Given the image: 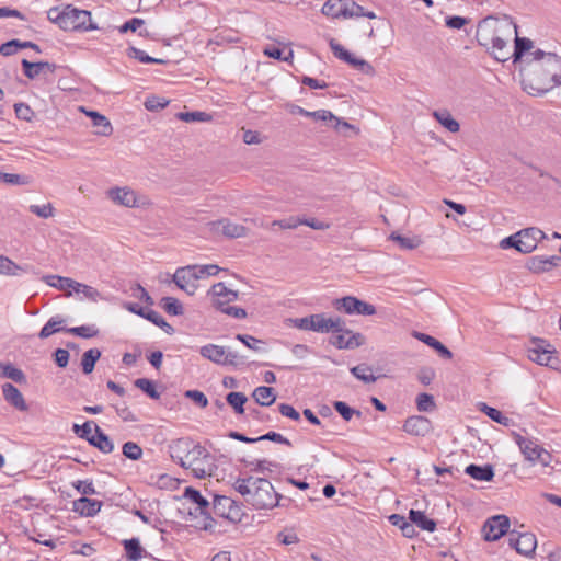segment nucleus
Returning <instances> with one entry per match:
<instances>
[{"instance_id":"obj_31","label":"nucleus","mask_w":561,"mask_h":561,"mask_svg":"<svg viewBox=\"0 0 561 561\" xmlns=\"http://www.w3.org/2000/svg\"><path fill=\"white\" fill-rule=\"evenodd\" d=\"M313 118L314 121H322L330 123L335 129H339L340 126H343L345 128H350L351 125L346 122H342L340 118H337L335 115H333L330 111L327 110H319L314 112H309V116Z\"/></svg>"},{"instance_id":"obj_49","label":"nucleus","mask_w":561,"mask_h":561,"mask_svg":"<svg viewBox=\"0 0 561 561\" xmlns=\"http://www.w3.org/2000/svg\"><path fill=\"white\" fill-rule=\"evenodd\" d=\"M161 306L165 312L172 316H181L183 313L182 304L174 297H163Z\"/></svg>"},{"instance_id":"obj_25","label":"nucleus","mask_w":561,"mask_h":561,"mask_svg":"<svg viewBox=\"0 0 561 561\" xmlns=\"http://www.w3.org/2000/svg\"><path fill=\"white\" fill-rule=\"evenodd\" d=\"M80 110L92 119V124L94 127H99L100 129L96 131L100 136H110L113 131V127L111 122L102 114L95 111H87L84 107H80Z\"/></svg>"},{"instance_id":"obj_1","label":"nucleus","mask_w":561,"mask_h":561,"mask_svg":"<svg viewBox=\"0 0 561 561\" xmlns=\"http://www.w3.org/2000/svg\"><path fill=\"white\" fill-rule=\"evenodd\" d=\"M523 85L529 94H543L561 84V57L541 49L527 55Z\"/></svg>"},{"instance_id":"obj_12","label":"nucleus","mask_w":561,"mask_h":561,"mask_svg":"<svg viewBox=\"0 0 561 561\" xmlns=\"http://www.w3.org/2000/svg\"><path fill=\"white\" fill-rule=\"evenodd\" d=\"M510 519L505 515H495L489 518L484 526V539L488 541H495L508 531Z\"/></svg>"},{"instance_id":"obj_47","label":"nucleus","mask_w":561,"mask_h":561,"mask_svg":"<svg viewBox=\"0 0 561 561\" xmlns=\"http://www.w3.org/2000/svg\"><path fill=\"white\" fill-rule=\"evenodd\" d=\"M0 181L10 185H28L32 178L23 174L4 173L0 171Z\"/></svg>"},{"instance_id":"obj_27","label":"nucleus","mask_w":561,"mask_h":561,"mask_svg":"<svg viewBox=\"0 0 561 561\" xmlns=\"http://www.w3.org/2000/svg\"><path fill=\"white\" fill-rule=\"evenodd\" d=\"M413 336L434 348L443 358L450 359L453 357V353L435 337L417 331L413 332Z\"/></svg>"},{"instance_id":"obj_43","label":"nucleus","mask_w":561,"mask_h":561,"mask_svg":"<svg viewBox=\"0 0 561 561\" xmlns=\"http://www.w3.org/2000/svg\"><path fill=\"white\" fill-rule=\"evenodd\" d=\"M351 373L353 374L354 377L364 381L365 383L375 382L377 379L373 374L371 367H369L366 364H360L351 368Z\"/></svg>"},{"instance_id":"obj_32","label":"nucleus","mask_w":561,"mask_h":561,"mask_svg":"<svg viewBox=\"0 0 561 561\" xmlns=\"http://www.w3.org/2000/svg\"><path fill=\"white\" fill-rule=\"evenodd\" d=\"M409 518L414 525L423 530L432 533L436 529L435 520L427 518L421 511L411 510L409 512Z\"/></svg>"},{"instance_id":"obj_40","label":"nucleus","mask_w":561,"mask_h":561,"mask_svg":"<svg viewBox=\"0 0 561 561\" xmlns=\"http://www.w3.org/2000/svg\"><path fill=\"white\" fill-rule=\"evenodd\" d=\"M101 357V352L98 348L88 350L81 360L82 370L84 374L93 371L96 360Z\"/></svg>"},{"instance_id":"obj_2","label":"nucleus","mask_w":561,"mask_h":561,"mask_svg":"<svg viewBox=\"0 0 561 561\" xmlns=\"http://www.w3.org/2000/svg\"><path fill=\"white\" fill-rule=\"evenodd\" d=\"M516 35V24L506 15L502 18L488 16L479 22L476 32L478 43L497 60L511 58V42Z\"/></svg>"},{"instance_id":"obj_18","label":"nucleus","mask_w":561,"mask_h":561,"mask_svg":"<svg viewBox=\"0 0 561 561\" xmlns=\"http://www.w3.org/2000/svg\"><path fill=\"white\" fill-rule=\"evenodd\" d=\"M336 333V335L332 336L331 344L340 350L355 348L364 343V336L360 333H354L351 330L344 329V327H342V332Z\"/></svg>"},{"instance_id":"obj_20","label":"nucleus","mask_w":561,"mask_h":561,"mask_svg":"<svg viewBox=\"0 0 561 561\" xmlns=\"http://www.w3.org/2000/svg\"><path fill=\"white\" fill-rule=\"evenodd\" d=\"M2 394L4 400L19 411L28 409L21 391L10 382L2 385Z\"/></svg>"},{"instance_id":"obj_38","label":"nucleus","mask_w":561,"mask_h":561,"mask_svg":"<svg viewBox=\"0 0 561 561\" xmlns=\"http://www.w3.org/2000/svg\"><path fill=\"white\" fill-rule=\"evenodd\" d=\"M184 497L196 503L202 514H206L209 507V502L199 493V491L193 488H186L184 491Z\"/></svg>"},{"instance_id":"obj_41","label":"nucleus","mask_w":561,"mask_h":561,"mask_svg":"<svg viewBox=\"0 0 561 561\" xmlns=\"http://www.w3.org/2000/svg\"><path fill=\"white\" fill-rule=\"evenodd\" d=\"M126 556L131 561H138L142 557V548L137 538L124 540Z\"/></svg>"},{"instance_id":"obj_13","label":"nucleus","mask_w":561,"mask_h":561,"mask_svg":"<svg viewBox=\"0 0 561 561\" xmlns=\"http://www.w3.org/2000/svg\"><path fill=\"white\" fill-rule=\"evenodd\" d=\"M211 297V306L216 309H224L228 304L236 301L239 297L238 291L229 289L224 283H217L208 290Z\"/></svg>"},{"instance_id":"obj_7","label":"nucleus","mask_w":561,"mask_h":561,"mask_svg":"<svg viewBox=\"0 0 561 561\" xmlns=\"http://www.w3.org/2000/svg\"><path fill=\"white\" fill-rule=\"evenodd\" d=\"M516 443L525 459L531 465H540L543 469L551 468L552 455L536 440L516 436Z\"/></svg>"},{"instance_id":"obj_64","label":"nucleus","mask_w":561,"mask_h":561,"mask_svg":"<svg viewBox=\"0 0 561 561\" xmlns=\"http://www.w3.org/2000/svg\"><path fill=\"white\" fill-rule=\"evenodd\" d=\"M330 47H331L334 56L345 62H348V60L353 56L350 51H347L342 45L336 43L334 39L330 41Z\"/></svg>"},{"instance_id":"obj_50","label":"nucleus","mask_w":561,"mask_h":561,"mask_svg":"<svg viewBox=\"0 0 561 561\" xmlns=\"http://www.w3.org/2000/svg\"><path fill=\"white\" fill-rule=\"evenodd\" d=\"M247 397L242 392H230L227 396V402L234 409L236 413L242 414L244 412V403Z\"/></svg>"},{"instance_id":"obj_44","label":"nucleus","mask_w":561,"mask_h":561,"mask_svg":"<svg viewBox=\"0 0 561 561\" xmlns=\"http://www.w3.org/2000/svg\"><path fill=\"white\" fill-rule=\"evenodd\" d=\"M232 504L233 501L230 497L216 495L214 497L213 508L216 514L226 518H230V513L226 512V508H231Z\"/></svg>"},{"instance_id":"obj_37","label":"nucleus","mask_w":561,"mask_h":561,"mask_svg":"<svg viewBox=\"0 0 561 561\" xmlns=\"http://www.w3.org/2000/svg\"><path fill=\"white\" fill-rule=\"evenodd\" d=\"M71 289L78 294H82L87 299L93 302L102 299V295L96 288L76 280Z\"/></svg>"},{"instance_id":"obj_52","label":"nucleus","mask_w":561,"mask_h":561,"mask_svg":"<svg viewBox=\"0 0 561 561\" xmlns=\"http://www.w3.org/2000/svg\"><path fill=\"white\" fill-rule=\"evenodd\" d=\"M333 407L345 421H351L354 415L360 416L362 414L360 411L348 407L343 401H335Z\"/></svg>"},{"instance_id":"obj_11","label":"nucleus","mask_w":561,"mask_h":561,"mask_svg":"<svg viewBox=\"0 0 561 561\" xmlns=\"http://www.w3.org/2000/svg\"><path fill=\"white\" fill-rule=\"evenodd\" d=\"M553 354V347L545 341H534L533 346L528 348V358L543 366H553L556 360Z\"/></svg>"},{"instance_id":"obj_4","label":"nucleus","mask_w":561,"mask_h":561,"mask_svg":"<svg viewBox=\"0 0 561 561\" xmlns=\"http://www.w3.org/2000/svg\"><path fill=\"white\" fill-rule=\"evenodd\" d=\"M232 486L248 504L256 510H270L279 505L280 495L274 490L271 481L265 478L252 476L237 478Z\"/></svg>"},{"instance_id":"obj_21","label":"nucleus","mask_w":561,"mask_h":561,"mask_svg":"<svg viewBox=\"0 0 561 561\" xmlns=\"http://www.w3.org/2000/svg\"><path fill=\"white\" fill-rule=\"evenodd\" d=\"M22 67L24 70V75L28 79H34L41 75L53 73L56 69V65L54 64L47 61L31 62L26 59L22 60Z\"/></svg>"},{"instance_id":"obj_24","label":"nucleus","mask_w":561,"mask_h":561,"mask_svg":"<svg viewBox=\"0 0 561 561\" xmlns=\"http://www.w3.org/2000/svg\"><path fill=\"white\" fill-rule=\"evenodd\" d=\"M513 37H515V46L513 49L511 48V57L514 58V62H526L527 55L531 53L529 50L534 46L533 41L526 37H518L517 34L513 35Z\"/></svg>"},{"instance_id":"obj_14","label":"nucleus","mask_w":561,"mask_h":561,"mask_svg":"<svg viewBox=\"0 0 561 561\" xmlns=\"http://www.w3.org/2000/svg\"><path fill=\"white\" fill-rule=\"evenodd\" d=\"M508 541L511 547L526 557H531L537 547V539L531 533L516 534L512 531Z\"/></svg>"},{"instance_id":"obj_22","label":"nucleus","mask_w":561,"mask_h":561,"mask_svg":"<svg viewBox=\"0 0 561 561\" xmlns=\"http://www.w3.org/2000/svg\"><path fill=\"white\" fill-rule=\"evenodd\" d=\"M561 263V257L552 255L549 257L533 256L527 262V267L534 273H543L550 271L552 267L558 266Z\"/></svg>"},{"instance_id":"obj_5","label":"nucleus","mask_w":561,"mask_h":561,"mask_svg":"<svg viewBox=\"0 0 561 561\" xmlns=\"http://www.w3.org/2000/svg\"><path fill=\"white\" fill-rule=\"evenodd\" d=\"M47 18L65 31L96 28L91 23V13L89 11L77 9L71 4L50 8L47 12Z\"/></svg>"},{"instance_id":"obj_23","label":"nucleus","mask_w":561,"mask_h":561,"mask_svg":"<svg viewBox=\"0 0 561 561\" xmlns=\"http://www.w3.org/2000/svg\"><path fill=\"white\" fill-rule=\"evenodd\" d=\"M102 505L101 501L82 496L73 501V511L82 516L92 517L101 511Z\"/></svg>"},{"instance_id":"obj_35","label":"nucleus","mask_w":561,"mask_h":561,"mask_svg":"<svg viewBox=\"0 0 561 561\" xmlns=\"http://www.w3.org/2000/svg\"><path fill=\"white\" fill-rule=\"evenodd\" d=\"M42 279L48 286L57 288L59 290H65L67 288L71 289L75 283V279L59 275H45Z\"/></svg>"},{"instance_id":"obj_53","label":"nucleus","mask_w":561,"mask_h":561,"mask_svg":"<svg viewBox=\"0 0 561 561\" xmlns=\"http://www.w3.org/2000/svg\"><path fill=\"white\" fill-rule=\"evenodd\" d=\"M68 333H71L73 335L83 337V339H90L98 335L99 331L93 325H81V327H73L66 330Z\"/></svg>"},{"instance_id":"obj_6","label":"nucleus","mask_w":561,"mask_h":561,"mask_svg":"<svg viewBox=\"0 0 561 561\" xmlns=\"http://www.w3.org/2000/svg\"><path fill=\"white\" fill-rule=\"evenodd\" d=\"M546 234L539 228H526L507 238H504L500 242L502 249L514 248L522 253H530L536 248L541 239H545Z\"/></svg>"},{"instance_id":"obj_48","label":"nucleus","mask_w":561,"mask_h":561,"mask_svg":"<svg viewBox=\"0 0 561 561\" xmlns=\"http://www.w3.org/2000/svg\"><path fill=\"white\" fill-rule=\"evenodd\" d=\"M23 268L11 261L9 257L0 255V274L8 276L19 275Z\"/></svg>"},{"instance_id":"obj_28","label":"nucleus","mask_w":561,"mask_h":561,"mask_svg":"<svg viewBox=\"0 0 561 561\" xmlns=\"http://www.w3.org/2000/svg\"><path fill=\"white\" fill-rule=\"evenodd\" d=\"M465 472L478 481H491L494 477L493 467L491 465H485L482 467L477 465H469L465 469Z\"/></svg>"},{"instance_id":"obj_8","label":"nucleus","mask_w":561,"mask_h":561,"mask_svg":"<svg viewBox=\"0 0 561 561\" xmlns=\"http://www.w3.org/2000/svg\"><path fill=\"white\" fill-rule=\"evenodd\" d=\"M199 354L214 364L221 366L237 367L245 360L244 356L231 351L229 347L217 344H206L202 346L199 348Z\"/></svg>"},{"instance_id":"obj_34","label":"nucleus","mask_w":561,"mask_h":561,"mask_svg":"<svg viewBox=\"0 0 561 561\" xmlns=\"http://www.w3.org/2000/svg\"><path fill=\"white\" fill-rule=\"evenodd\" d=\"M64 322H65V320L61 317H59V316L50 318L47 321V323L39 331L38 336L41 339H47L50 335H53L54 333L64 331L65 330L62 328V323Z\"/></svg>"},{"instance_id":"obj_39","label":"nucleus","mask_w":561,"mask_h":561,"mask_svg":"<svg viewBox=\"0 0 561 561\" xmlns=\"http://www.w3.org/2000/svg\"><path fill=\"white\" fill-rule=\"evenodd\" d=\"M138 314L160 327L167 333L173 332V328L159 314V312L154 310H140Z\"/></svg>"},{"instance_id":"obj_17","label":"nucleus","mask_w":561,"mask_h":561,"mask_svg":"<svg viewBox=\"0 0 561 561\" xmlns=\"http://www.w3.org/2000/svg\"><path fill=\"white\" fill-rule=\"evenodd\" d=\"M172 280L180 289L184 290L188 295H194L197 289L196 274L192 273L188 265L176 268Z\"/></svg>"},{"instance_id":"obj_16","label":"nucleus","mask_w":561,"mask_h":561,"mask_svg":"<svg viewBox=\"0 0 561 561\" xmlns=\"http://www.w3.org/2000/svg\"><path fill=\"white\" fill-rule=\"evenodd\" d=\"M313 316V332L329 333L342 332L345 322L340 317H327L325 313H316Z\"/></svg>"},{"instance_id":"obj_3","label":"nucleus","mask_w":561,"mask_h":561,"mask_svg":"<svg viewBox=\"0 0 561 561\" xmlns=\"http://www.w3.org/2000/svg\"><path fill=\"white\" fill-rule=\"evenodd\" d=\"M171 459L182 468L190 470L197 479L211 477L217 466L211 454L199 443L188 437H181L168 444Z\"/></svg>"},{"instance_id":"obj_36","label":"nucleus","mask_w":561,"mask_h":561,"mask_svg":"<svg viewBox=\"0 0 561 561\" xmlns=\"http://www.w3.org/2000/svg\"><path fill=\"white\" fill-rule=\"evenodd\" d=\"M345 2L343 0H328L322 7V13L330 18H339L344 14Z\"/></svg>"},{"instance_id":"obj_26","label":"nucleus","mask_w":561,"mask_h":561,"mask_svg":"<svg viewBox=\"0 0 561 561\" xmlns=\"http://www.w3.org/2000/svg\"><path fill=\"white\" fill-rule=\"evenodd\" d=\"M89 443L104 454L114 450L113 442L98 425H94V435L89 438Z\"/></svg>"},{"instance_id":"obj_46","label":"nucleus","mask_w":561,"mask_h":561,"mask_svg":"<svg viewBox=\"0 0 561 561\" xmlns=\"http://www.w3.org/2000/svg\"><path fill=\"white\" fill-rule=\"evenodd\" d=\"M479 409L480 411L485 413L492 421L499 424L507 426L511 422V420L507 416L503 415L501 411H499L495 408H491L485 403H480Z\"/></svg>"},{"instance_id":"obj_57","label":"nucleus","mask_w":561,"mask_h":561,"mask_svg":"<svg viewBox=\"0 0 561 561\" xmlns=\"http://www.w3.org/2000/svg\"><path fill=\"white\" fill-rule=\"evenodd\" d=\"M128 55L144 64H164L163 59L150 57L144 50L136 47H130Z\"/></svg>"},{"instance_id":"obj_51","label":"nucleus","mask_w":561,"mask_h":561,"mask_svg":"<svg viewBox=\"0 0 561 561\" xmlns=\"http://www.w3.org/2000/svg\"><path fill=\"white\" fill-rule=\"evenodd\" d=\"M135 386L147 393L151 399H159L160 397V393L157 391L154 383L149 379H136Z\"/></svg>"},{"instance_id":"obj_9","label":"nucleus","mask_w":561,"mask_h":561,"mask_svg":"<svg viewBox=\"0 0 561 561\" xmlns=\"http://www.w3.org/2000/svg\"><path fill=\"white\" fill-rule=\"evenodd\" d=\"M333 307L337 311L346 314L373 316L376 313L374 305L363 301L354 296H345L333 301Z\"/></svg>"},{"instance_id":"obj_30","label":"nucleus","mask_w":561,"mask_h":561,"mask_svg":"<svg viewBox=\"0 0 561 561\" xmlns=\"http://www.w3.org/2000/svg\"><path fill=\"white\" fill-rule=\"evenodd\" d=\"M435 119L448 131L458 133L460 129L459 123L453 117L448 110H438L433 112Z\"/></svg>"},{"instance_id":"obj_15","label":"nucleus","mask_w":561,"mask_h":561,"mask_svg":"<svg viewBox=\"0 0 561 561\" xmlns=\"http://www.w3.org/2000/svg\"><path fill=\"white\" fill-rule=\"evenodd\" d=\"M213 231L220 233L227 238L237 239L243 238L248 234V228L231 221L228 218H222L210 224Z\"/></svg>"},{"instance_id":"obj_62","label":"nucleus","mask_w":561,"mask_h":561,"mask_svg":"<svg viewBox=\"0 0 561 561\" xmlns=\"http://www.w3.org/2000/svg\"><path fill=\"white\" fill-rule=\"evenodd\" d=\"M236 339L239 340L240 342H242L248 348H250L254 352L262 351V347L260 346L262 344V341L255 339L254 336L245 335V334H238L236 336Z\"/></svg>"},{"instance_id":"obj_58","label":"nucleus","mask_w":561,"mask_h":561,"mask_svg":"<svg viewBox=\"0 0 561 561\" xmlns=\"http://www.w3.org/2000/svg\"><path fill=\"white\" fill-rule=\"evenodd\" d=\"M416 407L421 412H428L435 408L433 396L428 393H420L416 398Z\"/></svg>"},{"instance_id":"obj_60","label":"nucleus","mask_w":561,"mask_h":561,"mask_svg":"<svg viewBox=\"0 0 561 561\" xmlns=\"http://www.w3.org/2000/svg\"><path fill=\"white\" fill-rule=\"evenodd\" d=\"M264 55L284 61H289L294 57L293 50H289L286 56L283 55V50L275 46H267L263 50Z\"/></svg>"},{"instance_id":"obj_33","label":"nucleus","mask_w":561,"mask_h":561,"mask_svg":"<svg viewBox=\"0 0 561 561\" xmlns=\"http://www.w3.org/2000/svg\"><path fill=\"white\" fill-rule=\"evenodd\" d=\"M390 239L399 244L403 250H413L422 244V239L419 236H401L392 232Z\"/></svg>"},{"instance_id":"obj_54","label":"nucleus","mask_w":561,"mask_h":561,"mask_svg":"<svg viewBox=\"0 0 561 561\" xmlns=\"http://www.w3.org/2000/svg\"><path fill=\"white\" fill-rule=\"evenodd\" d=\"M123 455L128 459L139 460L142 457V449L138 444L127 442L123 445Z\"/></svg>"},{"instance_id":"obj_19","label":"nucleus","mask_w":561,"mask_h":561,"mask_svg":"<svg viewBox=\"0 0 561 561\" xmlns=\"http://www.w3.org/2000/svg\"><path fill=\"white\" fill-rule=\"evenodd\" d=\"M433 430L431 421L422 415H413L405 420L403 431L414 436H425Z\"/></svg>"},{"instance_id":"obj_45","label":"nucleus","mask_w":561,"mask_h":561,"mask_svg":"<svg viewBox=\"0 0 561 561\" xmlns=\"http://www.w3.org/2000/svg\"><path fill=\"white\" fill-rule=\"evenodd\" d=\"M343 16L345 18H359L366 16L368 19H375L376 14L373 11H365L363 7L356 4L355 2L346 3Z\"/></svg>"},{"instance_id":"obj_63","label":"nucleus","mask_w":561,"mask_h":561,"mask_svg":"<svg viewBox=\"0 0 561 561\" xmlns=\"http://www.w3.org/2000/svg\"><path fill=\"white\" fill-rule=\"evenodd\" d=\"M168 104L169 101L163 98L150 96L146 100L145 107L148 111H158L164 108Z\"/></svg>"},{"instance_id":"obj_56","label":"nucleus","mask_w":561,"mask_h":561,"mask_svg":"<svg viewBox=\"0 0 561 561\" xmlns=\"http://www.w3.org/2000/svg\"><path fill=\"white\" fill-rule=\"evenodd\" d=\"M178 118L183 122H207L210 121V115L205 112H181L178 114Z\"/></svg>"},{"instance_id":"obj_29","label":"nucleus","mask_w":561,"mask_h":561,"mask_svg":"<svg viewBox=\"0 0 561 561\" xmlns=\"http://www.w3.org/2000/svg\"><path fill=\"white\" fill-rule=\"evenodd\" d=\"M255 402L262 407L272 405L276 400L275 390L271 387L261 386L254 389L252 393Z\"/></svg>"},{"instance_id":"obj_59","label":"nucleus","mask_w":561,"mask_h":561,"mask_svg":"<svg viewBox=\"0 0 561 561\" xmlns=\"http://www.w3.org/2000/svg\"><path fill=\"white\" fill-rule=\"evenodd\" d=\"M365 75H374V67L366 60L352 56L347 62Z\"/></svg>"},{"instance_id":"obj_10","label":"nucleus","mask_w":561,"mask_h":561,"mask_svg":"<svg viewBox=\"0 0 561 561\" xmlns=\"http://www.w3.org/2000/svg\"><path fill=\"white\" fill-rule=\"evenodd\" d=\"M107 197L115 204L125 207H139L145 205L137 193L130 187H113L107 191Z\"/></svg>"},{"instance_id":"obj_55","label":"nucleus","mask_w":561,"mask_h":561,"mask_svg":"<svg viewBox=\"0 0 561 561\" xmlns=\"http://www.w3.org/2000/svg\"><path fill=\"white\" fill-rule=\"evenodd\" d=\"M30 211L44 219L50 218L55 215V208L51 203L44 205H31Z\"/></svg>"},{"instance_id":"obj_42","label":"nucleus","mask_w":561,"mask_h":561,"mask_svg":"<svg viewBox=\"0 0 561 561\" xmlns=\"http://www.w3.org/2000/svg\"><path fill=\"white\" fill-rule=\"evenodd\" d=\"M0 368L2 369L3 377L9 378L18 383L26 382V377L24 373L21 369L14 367L13 365L0 363Z\"/></svg>"},{"instance_id":"obj_61","label":"nucleus","mask_w":561,"mask_h":561,"mask_svg":"<svg viewBox=\"0 0 561 561\" xmlns=\"http://www.w3.org/2000/svg\"><path fill=\"white\" fill-rule=\"evenodd\" d=\"M94 423L92 421H88L85 422L84 424L82 425H78V424H75L73 425V432L81 438H84L89 442V438H91V436H93L94 434L92 433L93 432V427H94Z\"/></svg>"}]
</instances>
